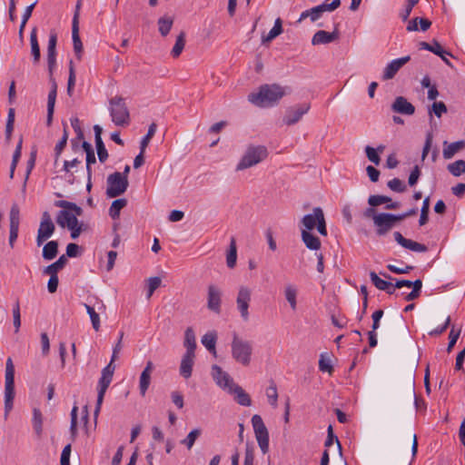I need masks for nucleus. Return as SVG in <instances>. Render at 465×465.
<instances>
[{"label": "nucleus", "instance_id": "obj_39", "mask_svg": "<svg viewBox=\"0 0 465 465\" xmlns=\"http://www.w3.org/2000/svg\"><path fill=\"white\" fill-rule=\"evenodd\" d=\"M158 30L162 36H166L173 25V18L170 16H162L157 21Z\"/></svg>", "mask_w": 465, "mask_h": 465}, {"label": "nucleus", "instance_id": "obj_28", "mask_svg": "<svg viewBox=\"0 0 465 465\" xmlns=\"http://www.w3.org/2000/svg\"><path fill=\"white\" fill-rule=\"evenodd\" d=\"M15 385H5V418L6 419L14 406Z\"/></svg>", "mask_w": 465, "mask_h": 465}, {"label": "nucleus", "instance_id": "obj_3", "mask_svg": "<svg viewBox=\"0 0 465 465\" xmlns=\"http://www.w3.org/2000/svg\"><path fill=\"white\" fill-rule=\"evenodd\" d=\"M109 111L112 121L115 125L127 126L130 124L129 110L123 97H113L109 101Z\"/></svg>", "mask_w": 465, "mask_h": 465}, {"label": "nucleus", "instance_id": "obj_4", "mask_svg": "<svg viewBox=\"0 0 465 465\" xmlns=\"http://www.w3.org/2000/svg\"><path fill=\"white\" fill-rule=\"evenodd\" d=\"M268 155L265 146H249L236 166V171H242L262 162Z\"/></svg>", "mask_w": 465, "mask_h": 465}, {"label": "nucleus", "instance_id": "obj_64", "mask_svg": "<svg viewBox=\"0 0 465 465\" xmlns=\"http://www.w3.org/2000/svg\"><path fill=\"white\" fill-rule=\"evenodd\" d=\"M72 446L71 444H67L62 450L61 453V465H70V455H71Z\"/></svg>", "mask_w": 465, "mask_h": 465}, {"label": "nucleus", "instance_id": "obj_58", "mask_svg": "<svg viewBox=\"0 0 465 465\" xmlns=\"http://www.w3.org/2000/svg\"><path fill=\"white\" fill-rule=\"evenodd\" d=\"M319 370L322 372H328L330 375L333 372V367L331 365V360L326 358L324 354H321L319 360Z\"/></svg>", "mask_w": 465, "mask_h": 465}, {"label": "nucleus", "instance_id": "obj_50", "mask_svg": "<svg viewBox=\"0 0 465 465\" xmlns=\"http://www.w3.org/2000/svg\"><path fill=\"white\" fill-rule=\"evenodd\" d=\"M87 313L90 316L93 328L97 331L100 329V317L99 314L94 311V307L90 306L87 303L84 304Z\"/></svg>", "mask_w": 465, "mask_h": 465}, {"label": "nucleus", "instance_id": "obj_49", "mask_svg": "<svg viewBox=\"0 0 465 465\" xmlns=\"http://www.w3.org/2000/svg\"><path fill=\"white\" fill-rule=\"evenodd\" d=\"M266 396L268 398L269 403L275 408L277 406L278 392L276 384L272 381H271L270 386L266 390Z\"/></svg>", "mask_w": 465, "mask_h": 465}, {"label": "nucleus", "instance_id": "obj_36", "mask_svg": "<svg viewBox=\"0 0 465 465\" xmlns=\"http://www.w3.org/2000/svg\"><path fill=\"white\" fill-rule=\"evenodd\" d=\"M67 263V258L65 255H61L58 260L52 264L46 266L44 269L45 274L57 275V272L62 270Z\"/></svg>", "mask_w": 465, "mask_h": 465}, {"label": "nucleus", "instance_id": "obj_47", "mask_svg": "<svg viewBox=\"0 0 465 465\" xmlns=\"http://www.w3.org/2000/svg\"><path fill=\"white\" fill-rule=\"evenodd\" d=\"M156 129H157V125H156L155 123H152L149 125L147 134H145V136L142 139V141L140 143V150L142 151V153H144V151H145L146 147L148 146L151 139L154 135V134L156 132Z\"/></svg>", "mask_w": 465, "mask_h": 465}, {"label": "nucleus", "instance_id": "obj_8", "mask_svg": "<svg viewBox=\"0 0 465 465\" xmlns=\"http://www.w3.org/2000/svg\"><path fill=\"white\" fill-rule=\"evenodd\" d=\"M396 214L381 213L374 217V226L376 227V233L379 236L388 233L398 222Z\"/></svg>", "mask_w": 465, "mask_h": 465}, {"label": "nucleus", "instance_id": "obj_32", "mask_svg": "<svg viewBox=\"0 0 465 465\" xmlns=\"http://www.w3.org/2000/svg\"><path fill=\"white\" fill-rule=\"evenodd\" d=\"M184 347L186 348L185 353L194 354L196 341L193 330L191 327H188L184 333Z\"/></svg>", "mask_w": 465, "mask_h": 465}, {"label": "nucleus", "instance_id": "obj_12", "mask_svg": "<svg viewBox=\"0 0 465 465\" xmlns=\"http://www.w3.org/2000/svg\"><path fill=\"white\" fill-rule=\"evenodd\" d=\"M20 223V211L16 203H14L10 210V232H9V244L11 248L18 237V230Z\"/></svg>", "mask_w": 465, "mask_h": 465}, {"label": "nucleus", "instance_id": "obj_5", "mask_svg": "<svg viewBox=\"0 0 465 465\" xmlns=\"http://www.w3.org/2000/svg\"><path fill=\"white\" fill-rule=\"evenodd\" d=\"M115 371V365L114 362L110 361L103 370L102 376L98 381V394L96 406L94 412V419H97V416L100 412L101 406L104 398V394L106 390L108 389L114 376V372Z\"/></svg>", "mask_w": 465, "mask_h": 465}, {"label": "nucleus", "instance_id": "obj_27", "mask_svg": "<svg viewBox=\"0 0 465 465\" xmlns=\"http://www.w3.org/2000/svg\"><path fill=\"white\" fill-rule=\"evenodd\" d=\"M30 45H31V54L33 56L34 64H37L40 62L41 52L40 46L37 39V28L34 27L30 34Z\"/></svg>", "mask_w": 465, "mask_h": 465}, {"label": "nucleus", "instance_id": "obj_22", "mask_svg": "<svg viewBox=\"0 0 465 465\" xmlns=\"http://www.w3.org/2000/svg\"><path fill=\"white\" fill-rule=\"evenodd\" d=\"M72 38H73V46L74 52L75 54L76 59L80 61L83 56V43L80 39L79 35V25L78 22L74 19L72 23Z\"/></svg>", "mask_w": 465, "mask_h": 465}, {"label": "nucleus", "instance_id": "obj_10", "mask_svg": "<svg viewBox=\"0 0 465 465\" xmlns=\"http://www.w3.org/2000/svg\"><path fill=\"white\" fill-rule=\"evenodd\" d=\"M310 110V104H298L287 108L282 122L286 125H293L298 123L302 117Z\"/></svg>", "mask_w": 465, "mask_h": 465}, {"label": "nucleus", "instance_id": "obj_44", "mask_svg": "<svg viewBox=\"0 0 465 465\" xmlns=\"http://www.w3.org/2000/svg\"><path fill=\"white\" fill-rule=\"evenodd\" d=\"M80 163H81V161H79L77 158H74L72 161L65 160L64 162L63 171H64L66 173L65 179L71 184L74 183V175L73 173L70 172V170H71V168H74L76 165H78Z\"/></svg>", "mask_w": 465, "mask_h": 465}, {"label": "nucleus", "instance_id": "obj_41", "mask_svg": "<svg viewBox=\"0 0 465 465\" xmlns=\"http://www.w3.org/2000/svg\"><path fill=\"white\" fill-rule=\"evenodd\" d=\"M284 295H285V299L289 302L292 310L295 311L297 308V301H296L297 289H296V287L292 284L286 285L285 289H284Z\"/></svg>", "mask_w": 465, "mask_h": 465}, {"label": "nucleus", "instance_id": "obj_38", "mask_svg": "<svg viewBox=\"0 0 465 465\" xmlns=\"http://www.w3.org/2000/svg\"><path fill=\"white\" fill-rule=\"evenodd\" d=\"M127 205V200L124 198H120L114 200L110 208H109V215L112 219L116 220L120 217V212L123 208Z\"/></svg>", "mask_w": 465, "mask_h": 465}, {"label": "nucleus", "instance_id": "obj_31", "mask_svg": "<svg viewBox=\"0 0 465 465\" xmlns=\"http://www.w3.org/2000/svg\"><path fill=\"white\" fill-rule=\"evenodd\" d=\"M419 45L420 49L430 51L438 56H442V54H450V52L444 50L437 40H433L431 44L427 42H420Z\"/></svg>", "mask_w": 465, "mask_h": 465}, {"label": "nucleus", "instance_id": "obj_60", "mask_svg": "<svg viewBox=\"0 0 465 465\" xmlns=\"http://www.w3.org/2000/svg\"><path fill=\"white\" fill-rule=\"evenodd\" d=\"M365 153H366V156L369 159V161H371V163H373L376 165H378L380 163V162H381L380 155H379L378 152L373 147L367 145L365 147Z\"/></svg>", "mask_w": 465, "mask_h": 465}, {"label": "nucleus", "instance_id": "obj_7", "mask_svg": "<svg viewBox=\"0 0 465 465\" xmlns=\"http://www.w3.org/2000/svg\"><path fill=\"white\" fill-rule=\"evenodd\" d=\"M252 424L258 445L263 454L269 451V432L262 419L258 414L252 417Z\"/></svg>", "mask_w": 465, "mask_h": 465}, {"label": "nucleus", "instance_id": "obj_62", "mask_svg": "<svg viewBox=\"0 0 465 465\" xmlns=\"http://www.w3.org/2000/svg\"><path fill=\"white\" fill-rule=\"evenodd\" d=\"M460 332H461V329H459L457 331L454 330V326H452L450 331V335H449V344H448V348H447V351L448 352H450L452 348L454 347V345L456 344L460 335Z\"/></svg>", "mask_w": 465, "mask_h": 465}, {"label": "nucleus", "instance_id": "obj_13", "mask_svg": "<svg viewBox=\"0 0 465 465\" xmlns=\"http://www.w3.org/2000/svg\"><path fill=\"white\" fill-rule=\"evenodd\" d=\"M338 25H339L336 24L334 26V30L331 33L324 30L317 31L312 36V44L313 45H327L339 39L340 33L338 30Z\"/></svg>", "mask_w": 465, "mask_h": 465}, {"label": "nucleus", "instance_id": "obj_24", "mask_svg": "<svg viewBox=\"0 0 465 465\" xmlns=\"http://www.w3.org/2000/svg\"><path fill=\"white\" fill-rule=\"evenodd\" d=\"M230 393H233L235 395V401L242 406H250L252 404V400L248 393H246L243 389L233 383L229 389Z\"/></svg>", "mask_w": 465, "mask_h": 465}, {"label": "nucleus", "instance_id": "obj_20", "mask_svg": "<svg viewBox=\"0 0 465 465\" xmlns=\"http://www.w3.org/2000/svg\"><path fill=\"white\" fill-rule=\"evenodd\" d=\"M55 226L51 219V216L48 212H44L42 214L40 225L37 232L45 236L49 239L53 233L54 232Z\"/></svg>", "mask_w": 465, "mask_h": 465}, {"label": "nucleus", "instance_id": "obj_48", "mask_svg": "<svg viewBox=\"0 0 465 465\" xmlns=\"http://www.w3.org/2000/svg\"><path fill=\"white\" fill-rule=\"evenodd\" d=\"M202 434V430L197 428L193 429L189 432L187 437L183 439L181 443L185 445L188 450H191L197 440V438Z\"/></svg>", "mask_w": 465, "mask_h": 465}, {"label": "nucleus", "instance_id": "obj_19", "mask_svg": "<svg viewBox=\"0 0 465 465\" xmlns=\"http://www.w3.org/2000/svg\"><path fill=\"white\" fill-rule=\"evenodd\" d=\"M323 211L321 207L313 208V213L304 215L301 221L302 226L304 227L303 230H313L320 221V215L323 216Z\"/></svg>", "mask_w": 465, "mask_h": 465}, {"label": "nucleus", "instance_id": "obj_29", "mask_svg": "<svg viewBox=\"0 0 465 465\" xmlns=\"http://www.w3.org/2000/svg\"><path fill=\"white\" fill-rule=\"evenodd\" d=\"M302 240L310 250L317 251L321 248L320 239L309 231L302 230Z\"/></svg>", "mask_w": 465, "mask_h": 465}, {"label": "nucleus", "instance_id": "obj_57", "mask_svg": "<svg viewBox=\"0 0 465 465\" xmlns=\"http://www.w3.org/2000/svg\"><path fill=\"white\" fill-rule=\"evenodd\" d=\"M389 202H391V197L386 195L373 194L368 198V203L372 207L379 206L382 203H388Z\"/></svg>", "mask_w": 465, "mask_h": 465}, {"label": "nucleus", "instance_id": "obj_23", "mask_svg": "<svg viewBox=\"0 0 465 465\" xmlns=\"http://www.w3.org/2000/svg\"><path fill=\"white\" fill-rule=\"evenodd\" d=\"M153 369V364L151 361H147L145 368L141 373L139 381V390L142 396H144L150 382H151V372Z\"/></svg>", "mask_w": 465, "mask_h": 465}, {"label": "nucleus", "instance_id": "obj_42", "mask_svg": "<svg viewBox=\"0 0 465 465\" xmlns=\"http://www.w3.org/2000/svg\"><path fill=\"white\" fill-rule=\"evenodd\" d=\"M185 45V33L181 32L176 38L175 44L171 51V54L173 58H177L182 54Z\"/></svg>", "mask_w": 465, "mask_h": 465}, {"label": "nucleus", "instance_id": "obj_56", "mask_svg": "<svg viewBox=\"0 0 465 465\" xmlns=\"http://www.w3.org/2000/svg\"><path fill=\"white\" fill-rule=\"evenodd\" d=\"M387 186L396 193H404L407 190L405 183L399 178H393L389 181Z\"/></svg>", "mask_w": 465, "mask_h": 465}, {"label": "nucleus", "instance_id": "obj_25", "mask_svg": "<svg viewBox=\"0 0 465 465\" xmlns=\"http://www.w3.org/2000/svg\"><path fill=\"white\" fill-rule=\"evenodd\" d=\"M194 357L195 354L184 353L182 358L180 365V374L184 379H188L192 376Z\"/></svg>", "mask_w": 465, "mask_h": 465}, {"label": "nucleus", "instance_id": "obj_63", "mask_svg": "<svg viewBox=\"0 0 465 465\" xmlns=\"http://www.w3.org/2000/svg\"><path fill=\"white\" fill-rule=\"evenodd\" d=\"M13 319H14V326L15 329V332L19 331V328L21 326V314H20V307L19 302H16L13 308Z\"/></svg>", "mask_w": 465, "mask_h": 465}, {"label": "nucleus", "instance_id": "obj_43", "mask_svg": "<svg viewBox=\"0 0 465 465\" xmlns=\"http://www.w3.org/2000/svg\"><path fill=\"white\" fill-rule=\"evenodd\" d=\"M237 260V248L235 239L232 238L230 242L229 251L226 257V263L229 268H233Z\"/></svg>", "mask_w": 465, "mask_h": 465}, {"label": "nucleus", "instance_id": "obj_55", "mask_svg": "<svg viewBox=\"0 0 465 465\" xmlns=\"http://www.w3.org/2000/svg\"><path fill=\"white\" fill-rule=\"evenodd\" d=\"M148 282V290H147V299L149 300L153 294L154 291L161 286L162 280L158 276L150 277L147 280Z\"/></svg>", "mask_w": 465, "mask_h": 465}, {"label": "nucleus", "instance_id": "obj_2", "mask_svg": "<svg viewBox=\"0 0 465 465\" xmlns=\"http://www.w3.org/2000/svg\"><path fill=\"white\" fill-rule=\"evenodd\" d=\"M231 349L232 357L236 362L243 366H248L251 363L253 351L252 341L244 340L233 332Z\"/></svg>", "mask_w": 465, "mask_h": 465}, {"label": "nucleus", "instance_id": "obj_51", "mask_svg": "<svg viewBox=\"0 0 465 465\" xmlns=\"http://www.w3.org/2000/svg\"><path fill=\"white\" fill-rule=\"evenodd\" d=\"M370 278L373 285L381 291L387 290L390 287V282L381 279L375 272H370Z\"/></svg>", "mask_w": 465, "mask_h": 465}, {"label": "nucleus", "instance_id": "obj_46", "mask_svg": "<svg viewBox=\"0 0 465 465\" xmlns=\"http://www.w3.org/2000/svg\"><path fill=\"white\" fill-rule=\"evenodd\" d=\"M5 385H15V366L11 358H8L5 362Z\"/></svg>", "mask_w": 465, "mask_h": 465}, {"label": "nucleus", "instance_id": "obj_40", "mask_svg": "<svg viewBox=\"0 0 465 465\" xmlns=\"http://www.w3.org/2000/svg\"><path fill=\"white\" fill-rule=\"evenodd\" d=\"M282 33V22L281 18H277L273 27L270 30L266 36H262V44L269 43Z\"/></svg>", "mask_w": 465, "mask_h": 465}, {"label": "nucleus", "instance_id": "obj_9", "mask_svg": "<svg viewBox=\"0 0 465 465\" xmlns=\"http://www.w3.org/2000/svg\"><path fill=\"white\" fill-rule=\"evenodd\" d=\"M252 299V292L247 286H241L236 298L237 310L244 322L249 320V307Z\"/></svg>", "mask_w": 465, "mask_h": 465}, {"label": "nucleus", "instance_id": "obj_26", "mask_svg": "<svg viewBox=\"0 0 465 465\" xmlns=\"http://www.w3.org/2000/svg\"><path fill=\"white\" fill-rule=\"evenodd\" d=\"M63 126H64L63 135H62L61 139L57 142V143L55 144L54 149V164L57 163L63 151L66 147L68 137H69L67 124L63 123Z\"/></svg>", "mask_w": 465, "mask_h": 465}, {"label": "nucleus", "instance_id": "obj_6", "mask_svg": "<svg viewBox=\"0 0 465 465\" xmlns=\"http://www.w3.org/2000/svg\"><path fill=\"white\" fill-rule=\"evenodd\" d=\"M106 195L109 198H115L124 193L128 188V178L121 173L115 172L107 177Z\"/></svg>", "mask_w": 465, "mask_h": 465}, {"label": "nucleus", "instance_id": "obj_16", "mask_svg": "<svg viewBox=\"0 0 465 465\" xmlns=\"http://www.w3.org/2000/svg\"><path fill=\"white\" fill-rule=\"evenodd\" d=\"M391 110L394 113L412 115L415 113L414 105L410 103L404 96H397L391 104Z\"/></svg>", "mask_w": 465, "mask_h": 465}, {"label": "nucleus", "instance_id": "obj_11", "mask_svg": "<svg viewBox=\"0 0 465 465\" xmlns=\"http://www.w3.org/2000/svg\"><path fill=\"white\" fill-rule=\"evenodd\" d=\"M222 291L215 285H209L207 294V308L216 313H221Z\"/></svg>", "mask_w": 465, "mask_h": 465}, {"label": "nucleus", "instance_id": "obj_53", "mask_svg": "<svg viewBox=\"0 0 465 465\" xmlns=\"http://www.w3.org/2000/svg\"><path fill=\"white\" fill-rule=\"evenodd\" d=\"M429 213H430V198L427 197L424 199L421 210L420 216L419 220L420 226L425 225L429 221Z\"/></svg>", "mask_w": 465, "mask_h": 465}, {"label": "nucleus", "instance_id": "obj_14", "mask_svg": "<svg viewBox=\"0 0 465 465\" xmlns=\"http://www.w3.org/2000/svg\"><path fill=\"white\" fill-rule=\"evenodd\" d=\"M411 60L410 55H406L398 59L392 60L390 64H387L383 71L382 79L383 80H391L392 79L398 71L405 65Z\"/></svg>", "mask_w": 465, "mask_h": 465}, {"label": "nucleus", "instance_id": "obj_34", "mask_svg": "<svg viewBox=\"0 0 465 465\" xmlns=\"http://www.w3.org/2000/svg\"><path fill=\"white\" fill-rule=\"evenodd\" d=\"M58 253V242L50 241L43 248L42 256L46 261H51L56 257Z\"/></svg>", "mask_w": 465, "mask_h": 465}, {"label": "nucleus", "instance_id": "obj_33", "mask_svg": "<svg viewBox=\"0 0 465 465\" xmlns=\"http://www.w3.org/2000/svg\"><path fill=\"white\" fill-rule=\"evenodd\" d=\"M216 340H217V333L216 331H209L207 333H205L203 338H202V343L203 345L211 352L213 353V355L216 354V349H215V344H216Z\"/></svg>", "mask_w": 465, "mask_h": 465}, {"label": "nucleus", "instance_id": "obj_37", "mask_svg": "<svg viewBox=\"0 0 465 465\" xmlns=\"http://www.w3.org/2000/svg\"><path fill=\"white\" fill-rule=\"evenodd\" d=\"M43 422L44 419L41 411L37 408H35L33 410L32 424L37 437H41L43 433Z\"/></svg>", "mask_w": 465, "mask_h": 465}, {"label": "nucleus", "instance_id": "obj_59", "mask_svg": "<svg viewBox=\"0 0 465 465\" xmlns=\"http://www.w3.org/2000/svg\"><path fill=\"white\" fill-rule=\"evenodd\" d=\"M419 3V0H407V5L405 8L400 13V17L402 21H407L412 8Z\"/></svg>", "mask_w": 465, "mask_h": 465}, {"label": "nucleus", "instance_id": "obj_45", "mask_svg": "<svg viewBox=\"0 0 465 465\" xmlns=\"http://www.w3.org/2000/svg\"><path fill=\"white\" fill-rule=\"evenodd\" d=\"M447 169L453 176L458 177L462 173H465V161L457 160L454 163L448 164Z\"/></svg>", "mask_w": 465, "mask_h": 465}, {"label": "nucleus", "instance_id": "obj_15", "mask_svg": "<svg viewBox=\"0 0 465 465\" xmlns=\"http://www.w3.org/2000/svg\"><path fill=\"white\" fill-rule=\"evenodd\" d=\"M393 236L395 241L405 249L416 252H426L428 251V247L425 244L406 239L400 232H395Z\"/></svg>", "mask_w": 465, "mask_h": 465}, {"label": "nucleus", "instance_id": "obj_54", "mask_svg": "<svg viewBox=\"0 0 465 465\" xmlns=\"http://www.w3.org/2000/svg\"><path fill=\"white\" fill-rule=\"evenodd\" d=\"M75 85V71L73 61L69 62V76L67 82V94L69 96L73 95L74 88Z\"/></svg>", "mask_w": 465, "mask_h": 465}, {"label": "nucleus", "instance_id": "obj_1", "mask_svg": "<svg viewBox=\"0 0 465 465\" xmlns=\"http://www.w3.org/2000/svg\"><path fill=\"white\" fill-rule=\"evenodd\" d=\"M285 95V88L278 84H262L258 92L251 93L248 95V101L252 104L266 108L272 107L280 102Z\"/></svg>", "mask_w": 465, "mask_h": 465}, {"label": "nucleus", "instance_id": "obj_17", "mask_svg": "<svg viewBox=\"0 0 465 465\" xmlns=\"http://www.w3.org/2000/svg\"><path fill=\"white\" fill-rule=\"evenodd\" d=\"M212 375L216 383L223 389L228 390L234 383L229 374L218 365L212 367Z\"/></svg>", "mask_w": 465, "mask_h": 465}, {"label": "nucleus", "instance_id": "obj_21", "mask_svg": "<svg viewBox=\"0 0 465 465\" xmlns=\"http://www.w3.org/2000/svg\"><path fill=\"white\" fill-rule=\"evenodd\" d=\"M56 223L63 228L66 226L68 229H73V226H76L79 222L71 212L61 210L57 214Z\"/></svg>", "mask_w": 465, "mask_h": 465}, {"label": "nucleus", "instance_id": "obj_30", "mask_svg": "<svg viewBox=\"0 0 465 465\" xmlns=\"http://www.w3.org/2000/svg\"><path fill=\"white\" fill-rule=\"evenodd\" d=\"M445 147L443 148V157L445 159H450L454 156V154L460 150L465 147V141L460 140L450 144H447V142H444Z\"/></svg>", "mask_w": 465, "mask_h": 465}, {"label": "nucleus", "instance_id": "obj_35", "mask_svg": "<svg viewBox=\"0 0 465 465\" xmlns=\"http://www.w3.org/2000/svg\"><path fill=\"white\" fill-rule=\"evenodd\" d=\"M56 94H57V91H54V90L49 91L48 98H47V115H46L47 126H50L53 122Z\"/></svg>", "mask_w": 465, "mask_h": 465}, {"label": "nucleus", "instance_id": "obj_61", "mask_svg": "<svg viewBox=\"0 0 465 465\" xmlns=\"http://www.w3.org/2000/svg\"><path fill=\"white\" fill-rule=\"evenodd\" d=\"M334 440H335V441H336V443H337V446H338V449H339L340 453H341V443H340V441H339L338 438L333 434L332 426H331V425H330V426L328 427V435H327V439H326L325 443H324L325 447H327V448H328V447L331 446V445L333 444V441H334Z\"/></svg>", "mask_w": 465, "mask_h": 465}, {"label": "nucleus", "instance_id": "obj_18", "mask_svg": "<svg viewBox=\"0 0 465 465\" xmlns=\"http://www.w3.org/2000/svg\"><path fill=\"white\" fill-rule=\"evenodd\" d=\"M94 141H95V146L97 151L98 159L101 163H104L108 158V153L105 148V145L102 140V133L103 129L100 125L95 124L94 126Z\"/></svg>", "mask_w": 465, "mask_h": 465}, {"label": "nucleus", "instance_id": "obj_52", "mask_svg": "<svg viewBox=\"0 0 465 465\" xmlns=\"http://www.w3.org/2000/svg\"><path fill=\"white\" fill-rule=\"evenodd\" d=\"M447 106L443 102H434L429 111V114L430 119L432 118V114L440 118L441 117L442 114L447 113Z\"/></svg>", "mask_w": 465, "mask_h": 465}]
</instances>
